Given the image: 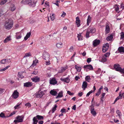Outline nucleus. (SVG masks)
I'll use <instances>...</instances> for the list:
<instances>
[{"label":"nucleus","instance_id":"1","mask_svg":"<svg viewBox=\"0 0 124 124\" xmlns=\"http://www.w3.org/2000/svg\"><path fill=\"white\" fill-rule=\"evenodd\" d=\"M13 20L11 19H9L7 20L4 23V27L7 30H10L13 27Z\"/></svg>","mask_w":124,"mask_h":124},{"label":"nucleus","instance_id":"2","mask_svg":"<svg viewBox=\"0 0 124 124\" xmlns=\"http://www.w3.org/2000/svg\"><path fill=\"white\" fill-rule=\"evenodd\" d=\"M21 2L24 4H28L30 6L34 7L35 6L36 1L32 0H22Z\"/></svg>","mask_w":124,"mask_h":124},{"label":"nucleus","instance_id":"3","mask_svg":"<svg viewBox=\"0 0 124 124\" xmlns=\"http://www.w3.org/2000/svg\"><path fill=\"white\" fill-rule=\"evenodd\" d=\"M114 67L116 70L122 74H124V68H121L119 64H115Z\"/></svg>","mask_w":124,"mask_h":124},{"label":"nucleus","instance_id":"4","mask_svg":"<svg viewBox=\"0 0 124 124\" xmlns=\"http://www.w3.org/2000/svg\"><path fill=\"white\" fill-rule=\"evenodd\" d=\"M44 94V93L42 91L40 90L39 91L33 95L34 97H41Z\"/></svg>","mask_w":124,"mask_h":124},{"label":"nucleus","instance_id":"5","mask_svg":"<svg viewBox=\"0 0 124 124\" xmlns=\"http://www.w3.org/2000/svg\"><path fill=\"white\" fill-rule=\"evenodd\" d=\"M83 68L86 70V71L90 70H93V69L92 66L91 64L85 65L84 66Z\"/></svg>","mask_w":124,"mask_h":124},{"label":"nucleus","instance_id":"6","mask_svg":"<svg viewBox=\"0 0 124 124\" xmlns=\"http://www.w3.org/2000/svg\"><path fill=\"white\" fill-rule=\"evenodd\" d=\"M109 47V44L106 43L103 45L102 48V50L103 52L105 53L108 49Z\"/></svg>","mask_w":124,"mask_h":124},{"label":"nucleus","instance_id":"7","mask_svg":"<svg viewBox=\"0 0 124 124\" xmlns=\"http://www.w3.org/2000/svg\"><path fill=\"white\" fill-rule=\"evenodd\" d=\"M50 55L47 53L44 52L43 54V58L46 61H49V60Z\"/></svg>","mask_w":124,"mask_h":124},{"label":"nucleus","instance_id":"8","mask_svg":"<svg viewBox=\"0 0 124 124\" xmlns=\"http://www.w3.org/2000/svg\"><path fill=\"white\" fill-rule=\"evenodd\" d=\"M19 93L16 90H15L13 93L12 96L14 99L17 98L19 96Z\"/></svg>","mask_w":124,"mask_h":124},{"label":"nucleus","instance_id":"9","mask_svg":"<svg viewBox=\"0 0 124 124\" xmlns=\"http://www.w3.org/2000/svg\"><path fill=\"white\" fill-rule=\"evenodd\" d=\"M11 61L10 59H5L1 60L0 63L3 64L7 63L10 62Z\"/></svg>","mask_w":124,"mask_h":124},{"label":"nucleus","instance_id":"10","mask_svg":"<svg viewBox=\"0 0 124 124\" xmlns=\"http://www.w3.org/2000/svg\"><path fill=\"white\" fill-rule=\"evenodd\" d=\"M91 108L90 110L91 114L94 116H95L96 115V113L95 110H94V106L92 105L90 106Z\"/></svg>","mask_w":124,"mask_h":124},{"label":"nucleus","instance_id":"11","mask_svg":"<svg viewBox=\"0 0 124 124\" xmlns=\"http://www.w3.org/2000/svg\"><path fill=\"white\" fill-rule=\"evenodd\" d=\"M100 43V41L99 39H96L93 41V45L94 46H96L99 45Z\"/></svg>","mask_w":124,"mask_h":124},{"label":"nucleus","instance_id":"12","mask_svg":"<svg viewBox=\"0 0 124 124\" xmlns=\"http://www.w3.org/2000/svg\"><path fill=\"white\" fill-rule=\"evenodd\" d=\"M87 29L90 32V33H94L96 31L95 29L94 28L91 27L90 26Z\"/></svg>","mask_w":124,"mask_h":124},{"label":"nucleus","instance_id":"13","mask_svg":"<svg viewBox=\"0 0 124 124\" xmlns=\"http://www.w3.org/2000/svg\"><path fill=\"white\" fill-rule=\"evenodd\" d=\"M21 33V32H17L16 33V39H20L22 38Z\"/></svg>","mask_w":124,"mask_h":124},{"label":"nucleus","instance_id":"14","mask_svg":"<svg viewBox=\"0 0 124 124\" xmlns=\"http://www.w3.org/2000/svg\"><path fill=\"white\" fill-rule=\"evenodd\" d=\"M31 79L32 80L33 82H36L39 81L40 80V78L36 76L35 77H34L31 78Z\"/></svg>","mask_w":124,"mask_h":124},{"label":"nucleus","instance_id":"15","mask_svg":"<svg viewBox=\"0 0 124 124\" xmlns=\"http://www.w3.org/2000/svg\"><path fill=\"white\" fill-rule=\"evenodd\" d=\"M57 82L55 78H53L50 80V83L51 84L54 85L57 83Z\"/></svg>","mask_w":124,"mask_h":124},{"label":"nucleus","instance_id":"16","mask_svg":"<svg viewBox=\"0 0 124 124\" xmlns=\"http://www.w3.org/2000/svg\"><path fill=\"white\" fill-rule=\"evenodd\" d=\"M122 98V96L121 93V92H120L119 93V96L116 98L113 103H115L118 100L120 99H121Z\"/></svg>","mask_w":124,"mask_h":124},{"label":"nucleus","instance_id":"17","mask_svg":"<svg viewBox=\"0 0 124 124\" xmlns=\"http://www.w3.org/2000/svg\"><path fill=\"white\" fill-rule=\"evenodd\" d=\"M122 98V96L121 93V92H120L119 93V96L116 98L113 103H115L118 100L120 99H121Z\"/></svg>","mask_w":124,"mask_h":124},{"label":"nucleus","instance_id":"18","mask_svg":"<svg viewBox=\"0 0 124 124\" xmlns=\"http://www.w3.org/2000/svg\"><path fill=\"white\" fill-rule=\"evenodd\" d=\"M122 98V96L121 93V92H120L119 93V96L116 98L113 103H115L118 100L120 99H121Z\"/></svg>","mask_w":124,"mask_h":124},{"label":"nucleus","instance_id":"19","mask_svg":"<svg viewBox=\"0 0 124 124\" xmlns=\"http://www.w3.org/2000/svg\"><path fill=\"white\" fill-rule=\"evenodd\" d=\"M122 98V96L121 93V92H120L119 93V96L116 98L113 103H115L118 100L120 99H121Z\"/></svg>","mask_w":124,"mask_h":124},{"label":"nucleus","instance_id":"20","mask_svg":"<svg viewBox=\"0 0 124 124\" xmlns=\"http://www.w3.org/2000/svg\"><path fill=\"white\" fill-rule=\"evenodd\" d=\"M32 85V83L31 82H28L24 83V86L25 87H29L31 86Z\"/></svg>","mask_w":124,"mask_h":124},{"label":"nucleus","instance_id":"21","mask_svg":"<svg viewBox=\"0 0 124 124\" xmlns=\"http://www.w3.org/2000/svg\"><path fill=\"white\" fill-rule=\"evenodd\" d=\"M18 122H21L23 121V118L22 116H18L16 118Z\"/></svg>","mask_w":124,"mask_h":124},{"label":"nucleus","instance_id":"22","mask_svg":"<svg viewBox=\"0 0 124 124\" xmlns=\"http://www.w3.org/2000/svg\"><path fill=\"white\" fill-rule=\"evenodd\" d=\"M76 22L77 24V27H79L80 25V20H79V18L78 17H77L76 18Z\"/></svg>","mask_w":124,"mask_h":124},{"label":"nucleus","instance_id":"23","mask_svg":"<svg viewBox=\"0 0 124 124\" xmlns=\"http://www.w3.org/2000/svg\"><path fill=\"white\" fill-rule=\"evenodd\" d=\"M87 84L86 82L84 81L83 82L82 87L83 90H85V88L87 87Z\"/></svg>","mask_w":124,"mask_h":124},{"label":"nucleus","instance_id":"24","mask_svg":"<svg viewBox=\"0 0 124 124\" xmlns=\"http://www.w3.org/2000/svg\"><path fill=\"white\" fill-rule=\"evenodd\" d=\"M62 44L61 42H59L56 44V46L58 48H61L62 47Z\"/></svg>","mask_w":124,"mask_h":124},{"label":"nucleus","instance_id":"25","mask_svg":"<svg viewBox=\"0 0 124 124\" xmlns=\"http://www.w3.org/2000/svg\"><path fill=\"white\" fill-rule=\"evenodd\" d=\"M118 51L120 53H124V48L122 46L119 47L118 49Z\"/></svg>","mask_w":124,"mask_h":124},{"label":"nucleus","instance_id":"26","mask_svg":"<svg viewBox=\"0 0 124 124\" xmlns=\"http://www.w3.org/2000/svg\"><path fill=\"white\" fill-rule=\"evenodd\" d=\"M50 93L54 96L56 95L57 94L56 91L54 90H51L50 92Z\"/></svg>","mask_w":124,"mask_h":124},{"label":"nucleus","instance_id":"27","mask_svg":"<svg viewBox=\"0 0 124 124\" xmlns=\"http://www.w3.org/2000/svg\"><path fill=\"white\" fill-rule=\"evenodd\" d=\"M91 18L90 15H89L88 16L87 19V25H89V23L91 22Z\"/></svg>","mask_w":124,"mask_h":124},{"label":"nucleus","instance_id":"28","mask_svg":"<svg viewBox=\"0 0 124 124\" xmlns=\"http://www.w3.org/2000/svg\"><path fill=\"white\" fill-rule=\"evenodd\" d=\"M110 31V28L109 26L108 25H107L106 26L105 31L106 33H109Z\"/></svg>","mask_w":124,"mask_h":124},{"label":"nucleus","instance_id":"29","mask_svg":"<svg viewBox=\"0 0 124 124\" xmlns=\"http://www.w3.org/2000/svg\"><path fill=\"white\" fill-rule=\"evenodd\" d=\"M31 35V33L29 32L27 33L26 36L24 38V39L25 40H27L30 36Z\"/></svg>","mask_w":124,"mask_h":124},{"label":"nucleus","instance_id":"30","mask_svg":"<svg viewBox=\"0 0 124 124\" xmlns=\"http://www.w3.org/2000/svg\"><path fill=\"white\" fill-rule=\"evenodd\" d=\"M57 106L56 105H55L54 107L52 108V111H50L49 113H51V112H52L51 113H54V111L56 110V108H57Z\"/></svg>","mask_w":124,"mask_h":124},{"label":"nucleus","instance_id":"31","mask_svg":"<svg viewBox=\"0 0 124 124\" xmlns=\"http://www.w3.org/2000/svg\"><path fill=\"white\" fill-rule=\"evenodd\" d=\"M66 69L65 67H61L60 70H59L58 71V73H62L64 72Z\"/></svg>","mask_w":124,"mask_h":124},{"label":"nucleus","instance_id":"32","mask_svg":"<svg viewBox=\"0 0 124 124\" xmlns=\"http://www.w3.org/2000/svg\"><path fill=\"white\" fill-rule=\"evenodd\" d=\"M62 80L64 82H66L67 83H68L70 81V79L68 78H65L62 79Z\"/></svg>","mask_w":124,"mask_h":124},{"label":"nucleus","instance_id":"33","mask_svg":"<svg viewBox=\"0 0 124 124\" xmlns=\"http://www.w3.org/2000/svg\"><path fill=\"white\" fill-rule=\"evenodd\" d=\"M116 113L118 115L119 118L121 117L122 114L121 112L119 110H117L116 111Z\"/></svg>","mask_w":124,"mask_h":124},{"label":"nucleus","instance_id":"34","mask_svg":"<svg viewBox=\"0 0 124 124\" xmlns=\"http://www.w3.org/2000/svg\"><path fill=\"white\" fill-rule=\"evenodd\" d=\"M62 93L63 92H62V91L60 92L58 94L57 96L56 97V98H57L58 97H62Z\"/></svg>","mask_w":124,"mask_h":124},{"label":"nucleus","instance_id":"35","mask_svg":"<svg viewBox=\"0 0 124 124\" xmlns=\"http://www.w3.org/2000/svg\"><path fill=\"white\" fill-rule=\"evenodd\" d=\"M33 124H37L38 122V120H37L36 117H34L33 119Z\"/></svg>","mask_w":124,"mask_h":124},{"label":"nucleus","instance_id":"36","mask_svg":"<svg viewBox=\"0 0 124 124\" xmlns=\"http://www.w3.org/2000/svg\"><path fill=\"white\" fill-rule=\"evenodd\" d=\"M77 37L78 38V39L79 40H81L82 39L83 36L81 35V33L78 34Z\"/></svg>","mask_w":124,"mask_h":124},{"label":"nucleus","instance_id":"37","mask_svg":"<svg viewBox=\"0 0 124 124\" xmlns=\"http://www.w3.org/2000/svg\"><path fill=\"white\" fill-rule=\"evenodd\" d=\"M16 7L14 5H12L10 7V9L11 11H13L16 9Z\"/></svg>","mask_w":124,"mask_h":124},{"label":"nucleus","instance_id":"38","mask_svg":"<svg viewBox=\"0 0 124 124\" xmlns=\"http://www.w3.org/2000/svg\"><path fill=\"white\" fill-rule=\"evenodd\" d=\"M91 78L90 76H86L85 78V80L87 81L88 82H89L91 80Z\"/></svg>","mask_w":124,"mask_h":124},{"label":"nucleus","instance_id":"39","mask_svg":"<svg viewBox=\"0 0 124 124\" xmlns=\"http://www.w3.org/2000/svg\"><path fill=\"white\" fill-rule=\"evenodd\" d=\"M113 38L112 36L111 35L109 36H108L106 38V40L108 41H110Z\"/></svg>","mask_w":124,"mask_h":124},{"label":"nucleus","instance_id":"40","mask_svg":"<svg viewBox=\"0 0 124 124\" xmlns=\"http://www.w3.org/2000/svg\"><path fill=\"white\" fill-rule=\"evenodd\" d=\"M107 58L105 56H103L102 57V59L101 60V62H105L107 61Z\"/></svg>","mask_w":124,"mask_h":124},{"label":"nucleus","instance_id":"41","mask_svg":"<svg viewBox=\"0 0 124 124\" xmlns=\"http://www.w3.org/2000/svg\"><path fill=\"white\" fill-rule=\"evenodd\" d=\"M36 117L39 120H43L44 119L43 117L41 116L37 115L36 116Z\"/></svg>","mask_w":124,"mask_h":124},{"label":"nucleus","instance_id":"42","mask_svg":"<svg viewBox=\"0 0 124 124\" xmlns=\"http://www.w3.org/2000/svg\"><path fill=\"white\" fill-rule=\"evenodd\" d=\"M32 56V54L30 52H29L28 53H26L25 54V56H24V57H29Z\"/></svg>","mask_w":124,"mask_h":124},{"label":"nucleus","instance_id":"43","mask_svg":"<svg viewBox=\"0 0 124 124\" xmlns=\"http://www.w3.org/2000/svg\"><path fill=\"white\" fill-rule=\"evenodd\" d=\"M10 66H8L3 69H0V71H5Z\"/></svg>","mask_w":124,"mask_h":124},{"label":"nucleus","instance_id":"44","mask_svg":"<svg viewBox=\"0 0 124 124\" xmlns=\"http://www.w3.org/2000/svg\"><path fill=\"white\" fill-rule=\"evenodd\" d=\"M120 34V39H124V33L122 32Z\"/></svg>","mask_w":124,"mask_h":124},{"label":"nucleus","instance_id":"45","mask_svg":"<svg viewBox=\"0 0 124 124\" xmlns=\"http://www.w3.org/2000/svg\"><path fill=\"white\" fill-rule=\"evenodd\" d=\"M51 20L52 21H53L55 18V15L53 14L51 16H50Z\"/></svg>","mask_w":124,"mask_h":124},{"label":"nucleus","instance_id":"46","mask_svg":"<svg viewBox=\"0 0 124 124\" xmlns=\"http://www.w3.org/2000/svg\"><path fill=\"white\" fill-rule=\"evenodd\" d=\"M10 40V37H8L6 38L4 41V43H6Z\"/></svg>","mask_w":124,"mask_h":124},{"label":"nucleus","instance_id":"47","mask_svg":"<svg viewBox=\"0 0 124 124\" xmlns=\"http://www.w3.org/2000/svg\"><path fill=\"white\" fill-rule=\"evenodd\" d=\"M21 104V103H20V104H17V105L15 106L14 107V108H15V109H18L19 108H20L21 107L20 105Z\"/></svg>","mask_w":124,"mask_h":124},{"label":"nucleus","instance_id":"48","mask_svg":"<svg viewBox=\"0 0 124 124\" xmlns=\"http://www.w3.org/2000/svg\"><path fill=\"white\" fill-rule=\"evenodd\" d=\"M90 33V32L87 29V31H86V38H88L89 37V34Z\"/></svg>","mask_w":124,"mask_h":124},{"label":"nucleus","instance_id":"49","mask_svg":"<svg viewBox=\"0 0 124 124\" xmlns=\"http://www.w3.org/2000/svg\"><path fill=\"white\" fill-rule=\"evenodd\" d=\"M18 76L19 78H23L24 77L22 75V74L21 73L19 72L18 73Z\"/></svg>","mask_w":124,"mask_h":124},{"label":"nucleus","instance_id":"50","mask_svg":"<svg viewBox=\"0 0 124 124\" xmlns=\"http://www.w3.org/2000/svg\"><path fill=\"white\" fill-rule=\"evenodd\" d=\"M38 60H35L34 61L32 64V65H36V64L38 62Z\"/></svg>","mask_w":124,"mask_h":124},{"label":"nucleus","instance_id":"51","mask_svg":"<svg viewBox=\"0 0 124 124\" xmlns=\"http://www.w3.org/2000/svg\"><path fill=\"white\" fill-rule=\"evenodd\" d=\"M0 117L3 118H4L7 117V116H5L4 114L2 112L0 114Z\"/></svg>","mask_w":124,"mask_h":124},{"label":"nucleus","instance_id":"52","mask_svg":"<svg viewBox=\"0 0 124 124\" xmlns=\"http://www.w3.org/2000/svg\"><path fill=\"white\" fill-rule=\"evenodd\" d=\"M110 54V53H107L105 54L104 56H105V57L107 58V57H108L109 56Z\"/></svg>","mask_w":124,"mask_h":124},{"label":"nucleus","instance_id":"53","mask_svg":"<svg viewBox=\"0 0 124 124\" xmlns=\"http://www.w3.org/2000/svg\"><path fill=\"white\" fill-rule=\"evenodd\" d=\"M66 111V109L65 108H62V109L61 110V112L62 113H65Z\"/></svg>","mask_w":124,"mask_h":124},{"label":"nucleus","instance_id":"54","mask_svg":"<svg viewBox=\"0 0 124 124\" xmlns=\"http://www.w3.org/2000/svg\"><path fill=\"white\" fill-rule=\"evenodd\" d=\"M25 105L26 107H31V105L29 102L25 104Z\"/></svg>","mask_w":124,"mask_h":124},{"label":"nucleus","instance_id":"55","mask_svg":"<svg viewBox=\"0 0 124 124\" xmlns=\"http://www.w3.org/2000/svg\"><path fill=\"white\" fill-rule=\"evenodd\" d=\"M91 58H88L87 59L86 61L88 63H89L90 62H91Z\"/></svg>","mask_w":124,"mask_h":124},{"label":"nucleus","instance_id":"56","mask_svg":"<svg viewBox=\"0 0 124 124\" xmlns=\"http://www.w3.org/2000/svg\"><path fill=\"white\" fill-rule=\"evenodd\" d=\"M4 90L3 89L0 88V94L4 92Z\"/></svg>","mask_w":124,"mask_h":124},{"label":"nucleus","instance_id":"57","mask_svg":"<svg viewBox=\"0 0 124 124\" xmlns=\"http://www.w3.org/2000/svg\"><path fill=\"white\" fill-rule=\"evenodd\" d=\"M67 93H68V94L70 95H73L74 94V93H71L70 92V91H67Z\"/></svg>","mask_w":124,"mask_h":124},{"label":"nucleus","instance_id":"58","mask_svg":"<svg viewBox=\"0 0 124 124\" xmlns=\"http://www.w3.org/2000/svg\"><path fill=\"white\" fill-rule=\"evenodd\" d=\"M105 93H103L102 94V97L101 98V101H102V98H103V99L104 98V96L105 95Z\"/></svg>","mask_w":124,"mask_h":124},{"label":"nucleus","instance_id":"59","mask_svg":"<svg viewBox=\"0 0 124 124\" xmlns=\"http://www.w3.org/2000/svg\"><path fill=\"white\" fill-rule=\"evenodd\" d=\"M81 69V67H78V68L76 69L77 71L79 72L80 71Z\"/></svg>","mask_w":124,"mask_h":124},{"label":"nucleus","instance_id":"60","mask_svg":"<svg viewBox=\"0 0 124 124\" xmlns=\"http://www.w3.org/2000/svg\"><path fill=\"white\" fill-rule=\"evenodd\" d=\"M6 2L5 1H3L2 0V1L0 2V5H3L6 3Z\"/></svg>","mask_w":124,"mask_h":124},{"label":"nucleus","instance_id":"61","mask_svg":"<svg viewBox=\"0 0 124 124\" xmlns=\"http://www.w3.org/2000/svg\"><path fill=\"white\" fill-rule=\"evenodd\" d=\"M101 93V92H100L99 91H98L97 93H96V96H98Z\"/></svg>","mask_w":124,"mask_h":124},{"label":"nucleus","instance_id":"62","mask_svg":"<svg viewBox=\"0 0 124 124\" xmlns=\"http://www.w3.org/2000/svg\"><path fill=\"white\" fill-rule=\"evenodd\" d=\"M38 73V71L37 70H35L34 71L33 73H32V74L36 75Z\"/></svg>","mask_w":124,"mask_h":124},{"label":"nucleus","instance_id":"63","mask_svg":"<svg viewBox=\"0 0 124 124\" xmlns=\"http://www.w3.org/2000/svg\"><path fill=\"white\" fill-rule=\"evenodd\" d=\"M73 46H71L70 48L69 49L70 50V52H72L73 51Z\"/></svg>","mask_w":124,"mask_h":124},{"label":"nucleus","instance_id":"64","mask_svg":"<svg viewBox=\"0 0 124 124\" xmlns=\"http://www.w3.org/2000/svg\"><path fill=\"white\" fill-rule=\"evenodd\" d=\"M66 15V13L65 12H63V13H62V15H61V16L62 17H64Z\"/></svg>","mask_w":124,"mask_h":124}]
</instances>
